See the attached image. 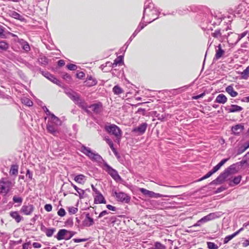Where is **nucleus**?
<instances>
[{
  "mask_svg": "<svg viewBox=\"0 0 249 249\" xmlns=\"http://www.w3.org/2000/svg\"><path fill=\"white\" fill-rule=\"evenodd\" d=\"M229 159H225L222 160L219 163H218L216 166L213 167V169L209 171L207 174H206L204 176L202 177L201 178L198 180V181H200L203 180H204L209 177H210L213 174L216 172L222 166H223L226 161L228 160Z\"/></svg>",
  "mask_w": 249,
  "mask_h": 249,
  "instance_id": "39448f33",
  "label": "nucleus"
},
{
  "mask_svg": "<svg viewBox=\"0 0 249 249\" xmlns=\"http://www.w3.org/2000/svg\"><path fill=\"white\" fill-rule=\"evenodd\" d=\"M157 15V10L154 7L153 3H150L148 5L145 6L143 18H144L145 16H147L148 17H150V19H152L151 20L148 21V23H150L152 21L155 20L157 18L155 16Z\"/></svg>",
  "mask_w": 249,
  "mask_h": 249,
  "instance_id": "7ed1b4c3",
  "label": "nucleus"
},
{
  "mask_svg": "<svg viewBox=\"0 0 249 249\" xmlns=\"http://www.w3.org/2000/svg\"><path fill=\"white\" fill-rule=\"evenodd\" d=\"M71 185L74 188V189L76 191L77 193L78 194L79 197L80 198L82 197L83 195L84 194V191L81 189L78 188L75 185L71 182Z\"/></svg>",
  "mask_w": 249,
  "mask_h": 249,
  "instance_id": "72a5a7b5",
  "label": "nucleus"
},
{
  "mask_svg": "<svg viewBox=\"0 0 249 249\" xmlns=\"http://www.w3.org/2000/svg\"><path fill=\"white\" fill-rule=\"evenodd\" d=\"M91 188L94 192V203L96 204H106V201L101 193L93 185Z\"/></svg>",
  "mask_w": 249,
  "mask_h": 249,
  "instance_id": "0eeeda50",
  "label": "nucleus"
},
{
  "mask_svg": "<svg viewBox=\"0 0 249 249\" xmlns=\"http://www.w3.org/2000/svg\"><path fill=\"white\" fill-rule=\"evenodd\" d=\"M22 45L23 49L26 52L30 50V46L28 43L22 40Z\"/></svg>",
  "mask_w": 249,
  "mask_h": 249,
  "instance_id": "a18cd8bd",
  "label": "nucleus"
},
{
  "mask_svg": "<svg viewBox=\"0 0 249 249\" xmlns=\"http://www.w3.org/2000/svg\"><path fill=\"white\" fill-rule=\"evenodd\" d=\"M68 234H69V237H67L66 238V240L70 239L74 235V233L73 232H72V231H68Z\"/></svg>",
  "mask_w": 249,
  "mask_h": 249,
  "instance_id": "69168bd1",
  "label": "nucleus"
},
{
  "mask_svg": "<svg viewBox=\"0 0 249 249\" xmlns=\"http://www.w3.org/2000/svg\"><path fill=\"white\" fill-rule=\"evenodd\" d=\"M236 235V233H233L231 235L227 236L224 240V243L226 244Z\"/></svg>",
  "mask_w": 249,
  "mask_h": 249,
  "instance_id": "a19ab883",
  "label": "nucleus"
},
{
  "mask_svg": "<svg viewBox=\"0 0 249 249\" xmlns=\"http://www.w3.org/2000/svg\"><path fill=\"white\" fill-rule=\"evenodd\" d=\"M113 92L115 94L119 95L123 92V90L119 86L116 85L113 88Z\"/></svg>",
  "mask_w": 249,
  "mask_h": 249,
  "instance_id": "f704fd0d",
  "label": "nucleus"
},
{
  "mask_svg": "<svg viewBox=\"0 0 249 249\" xmlns=\"http://www.w3.org/2000/svg\"><path fill=\"white\" fill-rule=\"evenodd\" d=\"M69 97L76 104L80 98V96L76 93L71 92L68 93Z\"/></svg>",
  "mask_w": 249,
  "mask_h": 249,
  "instance_id": "5701e85b",
  "label": "nucleus"
},
{
  "mask_svg": "<svg viewBox=\"0 0 249 249\" xmlns=\"http://www.w3.org/2000/svg\"><path fill=\"white\" fill-rule=\"evenodd\" d=\"M246 35H247V32H245L244 33H242L240 35L233 34L232 35V37H233L234 38H236V40L234 42H231V43H232V44H236L237 42H238V41L241 38H242L244 37H245L246 36Z\"/></svg>",
  "mask_w": 249,
  "mask_h": 249,
  "instance_id": "bb28decb",
  "label": "nucleus"
},
{
  "mask_svg": "<svg viewBox=\"0 0 249 249\" xmlns=\"http://www.w3.org/2000/svg\"><path fill=\"white\" fill-rule=\"evenodd\" d=\"M34 210V207L32 205H23L20 209V212L25 215H30Z\"/></svg>",
  "mask_w": 249,
  "mask_h": 249,
  "instance_id": "9b49d317",
  "label": "nucleus"
},
{
  "mask_svg": "<svg viewBox=\"0 0 249 249\" xmlns=\"http://www.w3.org/2000/svg\"><path fill=\"white\" fill-rule=\"evenodd\" d=\"M43 75L45 77H46L48 79H49L53 83L56 84L57 85L59 84V81L51 74L48 72H45L44 74H43Z\"/></svg>",
  "mask_w": 249,
  "mask_h": 249,
  "instance_id": "a211bd4d",
  "label": "nucleus"
},
{
  "mask_svg": "<svg viewBox=\"0 0 249 249\" xmlns=\"http://www.w3.org/2000/svg\"><path fill=\"white\" fill-rule=\"evenodd\" d=\"M14 186L12 182L7 178H2L0 179V194L3 195H7Z\"/></svg>",
  "mask_w": 249,
  "mask_h": 249,
  "instance_id": "f257e3e1",
  "label": "nucleus"
},
{
  "mask_svg": "<svg viewBox=\"0 0 249 249\" xmlns=\"http://www.w3.org/2000/svg\"><path fill=\"white\" fill-rule=\"evenodd\" d=\"M108 213V212L107 211H102L99 215L98 217L101 218Z\"/></svg>",
  "mask_w": 249,
  "mask_h": 249,
  "instance_id": "bf43d9fd",
  "label": "nucleus"
},
{
  "mask_svg": "<svg viewBox=\"0 0 249 249\" xmlns=\"http://www.w3.org/2000/svg\"><path fill=\"white\" fill-rule=\"evenodd\" d=\"M226 91L233 97H236L238 95V93L234 90L232 86H229L226 89Z\"/></svg>",
  "mask_w": 249,
  "mask_h": 249,
  "instance_id": "b1692460",
  "label": "nucleus"
},
{
  "mask_svg": "<svg viewBox=\"0 0 249 249\" xmlns=\"http://www.w3.org/2000/svg\"><path fill=\"white\" fill-rule=\"evenodd\" d=\"M226 170L229 173V174L231 175L237 173L238 171L236 168V166L235 164H232L229 166Z\"/></svg>",
  "mask_w": 249,
  "mask_h": 249,
  "instance_id": "cd10ccee",
  "label": "nucleus"
},
{
  "mask_svg": "<svg viewBox=\"0 0 249 249\" xmlns=\"http://www.w3.org/2000/svg\"><path fill=\"white\" fill-rule=\"evenodd\" d=\"M105 128L108 133L113 135L116 138V139L118 140V142H119L122 136V131L118 126L115 124H110L106 126Z\"/></svg>",
  "mask_w": 249,
  "mask_h": 249,
  "instance_id": "20e7f679",
  "label": "nucleus"
},
{
  "mask_svg": "<svg viewBox=\"0 0 249 249\" xmlns=\"http://www.w3.org/2000/svg\"><path fill=\"white\" fill-rule=\"evenodd\" d=\"M11 16L16 19L21 20L22 17L16 12H13L11 14Z\"/></svg>",
  "mask_w": 249,
  "mask_h": 249,
  "instance_id": "de8ad7c7",
  "label": "nucleus"
},
{
  "mask_svg": "<svg viewBox=\"0 0 249 249\" xmlns=\"http://www.w3.org/2000/svg\"><path fill=\"white\" fill-rule=\"evenodd\" d=\"M140 32V30H138V29H136L135 32L132 34V36L130 37V39L131 40L132 39V37H134L136 35Z\"/></svg>",
  "mask_w": 249,
  "mask_h": 249,
  "instance_id": "e2e57ef3",
  "label": "nucleus"
},
{
  "mask_svg": "<svg viewBox=\"0 0 249 249\" xmlns=\"http://www.w3.org/2000/svg\"><path fill=\"white\" fill-rule=\"evenodd\" d=\"M89 107L91 108L92 110L96 113L101 112L103 109L102 104L100 103L93 104L90 106Z\"/></svg>",
  "mask_w": 249,
  "mask_h": 249,
  "instance_id": "4468645a",
  "label": "nucleus"
},
{
  "mask_svg": "<svg viewBox=\"0 0 249 249\" xmlns=\"http://www.w3.org/2000/svg\"><path fill=\"white\" fill-rule=\"evenodd\" d=\"M244 129V126L241 124H236L231 128L232 132L235 134L240 133Z\"/></svg>",
  "mask_w": 249,
  "mask_h": 249,
  "instance_id": "dca6fc26",
  "label": "nucleus"
},
{
  "mask_svg": "<svg viewBox=\"0 0 249 249\" xmlns=\"http://www.w3.org/2000/svg\"><path fill=\"white\" fill-rule=\"evenodd\" d=\"M57 214L60 216H64L66 214V212L65 210L63 208H60Z\"/></svg>",
  "mask_w": 249,
  "mask_h": 249,
  "instance_id": "603ef678",
  "label": "nucleus"
},
{
  "mask_svg": "<svg viewBox=\"0 0 249 249\" xmlns=\"http://www.w3.org/2000/svg\"><path fill=\"white\" fill-rule=\"evenodd\" d=\"M22 198L21 197H18L16 196H14L13 200L15 203H21L22 202Z\"/></svg>",
  "mask_w": 249,
  "mask_h": 249,
  "instance_id": "8fccbe9b",
  "label": "nucleus"
},
{
  "mask_svg": "<svg viewBox=\"0 0 249 249\" xmlns=\"http://www.w3.org/2000/svg\"><path fill=\"white\" fill-rule=\"evenodd\" d=\"M76 104L84 109L87 110L88 108V106L86 103L82 99L80 98L79 101H78Z\"/></svg>",
  "mask_w": 249,
  "mask_h": 249,
  "instance_id": "c756f323",
  "label": "nucleus"
},
{
  "mask_svg": "<svg viewBox=\"0 0 249 249\" xmlns=\"http://www.w3.org/2000/svg\"><path fill=\"white\" fill-rule=\"evenodd\" d=\"M208 248L210 249H218V246L214 243L209 242H207Z\"/></svg>",
  "mask_w": 249,
  "mask_h": 249,
  "instance_id": "c03bdc74",
  "label": "nucleus"
},
{
  "mask_svg": "<svg viewBox=\"0 0 249 249\" xmlns=\"http://www.w3.org/2000/svg\"><path fill=\"white\" fill-rule=\"evenodd\" d=\"M38 61L42 65H46L48 63V59L46 57L42 56L39 58Z\"/></svg>",
  "mask_w": 249,
  "mask_h": 249,
  "instance_id": "58836bf2",
  "label": "nucleus"
},
{
  "mask_svg": "<svg viewBox=\"0 0 249 249\" xmlns=\"http://www.w3.org/2000/svg\"><path fill=\"white\" fill-rule=\"evenodd\" d=\"M115 195L118 201L128 203L130 199V197L125 193L123 192L117 193L115 192Z\"/></svg>",
  "mask_w": 249,
  "mask_h": 249,
  "instance_id": "9d476101",
  "label": "nucleus"
},
{
  "mask_svg": "<svg viewBox=\"0 0 249 249\" xmlns=\"http://www.w3.org/2000/svg\"><path fill=\"white\" fill-rule=\"evenodd\" d=\"M208 221H209V220H208V217L207 215H206L201 218L200 220H199L193 226H200L202 224L207 222Z\"/></svg>",
  "mask_w": 249,
  "mask_h": 249,
  "instance_id": "c85d7f7f",
  "label": "nucleus"
},
{
  "mask_svg": "<svg viewBox=\"0 0 249 249\" xmlns=\"http://www.w3.org/2000/svg\"><path fill=\"white\" fill-rule=\"evenodd\" d=\"M123 61L122 57L120 56L118 57L114 61L113 65L117 66L118 64H121Z\"/></svg>",
  "mask_w": 249,
  "mask_h": 249,
  "instance_id": "09e8293b",
  "label": "nucleus"
},
{
  "mask_svg": "<svg viewBox=\"0 0 249 249\" xmlns=\"http://www.w3.org/2000/svg\"><path fill=\"white\" fill-rule=\"evenodd\" d=\"M220 213L219 212H215L209 213L207 215V216L208 217V220L211 221L220 217Z\"/></svg>",
  "mask_w": 249,
  "mask_h": 249,
  "instance_id": "2f4dec72",
  "label": "nucleus"
},
{
  "mask_svg": "<svg viewBox=\"0 0 249 249\" xmlns=\"http://www.w3.org/2000/svg\"><path fill=\"white\" fill-rule=\"evenodd\" d=\"M18 166L17 165H12L11 167L9 173L11 175H17L18 174Z\"/></svg>",
  "mask_w": 249,
  "mask_h": 249,
  "instance_id": "7c9ffc66",
  "label": "nucleus"
},
{
  "mask_svg": "<svg viewBox=\"0 0 249 249\" xmlns=\"http://www.w3.org/2000/svg\"><path fill=\"white\" fill-rule=\"evenodd\" d=\"M51 121L54 124L58 125L60 124V121L59 119L55 116L53 114H51Z\"/></svg>",
  "mask_w": 249,
  "mask_h": 249,
  "instance_id": "4c0bfd02",
  "label": "nucleus"
},
{
  "mask_svg": "<svg viewBox=\"0 0 249 249\" xmlns=\"http://www.w3.org/2000/svg\"><path fill=\"white\" fill-rule=\"evenodd\" d=\"M30 244V243L29 242L24 244L23 245V249H28V247H29V246Z\"/></svg>",
  "mask_w": 249,
  "mask_h": 249,
  "instance_id": "338daca9",
  "label": "nucleus"
},
{
  "mask_svg": "<svg viewBox=\"0 0 249 249\" xmlns=\"http://www.w3.org/2000/svg\"><path fill=\"white\" fill-rule=\"evenodd\" d=\"M9 47L8 44L4 41H0V49L2 50H6Z\"/></svg>",
  "mask_w": 249,
  "mask_h": 249,
  "instance_id": "ea45409f",
  "label": "nucleus"
},
{
  "mask_svg": "<svg viewBox=\"0 0 249 249\" xmlns=\"http://www.w3.org/2000/svg\"><path fill=\"white\" fill-rule=\"evenodd\" d=\"M67 67L68 68V69L71 71H74V70H76L77 68V67L76 65H74V64H69L67 66Z\"/></svg>",
  "mask_w": 249,
  "mask_h": 249,
  "instance_id": "3c124183",
  "label": "nucleus"
},
{
  "mask_svg": "<svg viewBox=\"0 0 249 249\" xmlns=\"http://www.w3.org/2000/svg\"><path fill=\"white\" fill-rule=\"evenodd\" d=\"M81 151L92 160L100 162L103 160L102 158L98 153L92 152L88 147L82 145L81 147Z\"/></svg>",
  "mask_w": 249,
  "mask_h": 249,
  "instance_id": "f03ea898",
  "label": "nucleus"
},
{
  "mask_svg": "<svg viewBox=\"0 0 249 249\" xmlns=\"http://www.w3.org/2000/svg\"><path fill=\"white\" fill-rule=\"evenodd\" d=\"M147 127V124L145 123H143L138 127H135L133 129V132L138 133L139 134H142L145 132Z\"/></svg>",
  "mask_w": 249,
  "mask_h": 249,
  "instance_id": "f8f14e48",
  "label": "nucleus"
},
{
  "mask_svg": "<svg viewBox=\"0 0 249 249\" xmlns=\"http://www.w3.org/2000/svg\"><path fill=\"white\" fill-rule=\"evenodd\" d=\"M44 209L47 212H51L52 210V206L51 204H46Z\"/></svg>",
  "mask_w": 249,
  "mask_h": 249,
  "instance_id": "864d4df0",
  "label": "nucleus"
},
{
  "mask_svg": "<svg viewBox=\"0 0 249 249\" xmlns=\"http://www.w3.org/2000/svg\"><path fill=\"white\" fill-rule=\"evenodd\" d=\"M68 211L71 214H73L77 212L78 209L74 207H70L68 208Z\"/></svg>",
  "mask_w": 249,
  "mask_h": 249,
  "instance_id": "49530a36",
  "label": "nucleus"
},
{
  "mask_svg": "<svg viewBox=\"0 0 249 249\" xmlns=\"http://www.w3.org/2000/svg\"><path fill=\"white\" fill-rule=\"evenodd\" d=\"M224 51L222 49L220 44L217 46V49L216 50V54L215 55V58L216 59H219L224 54Z\"/></svg>",
  "mask_w": 249,
  "mask_h": 249,
  "instance_id": "4be33fe9",
  "label": "nucleus"
},
{
  "mask_svg": "<svg viewBox=\"0 0 249 249\" xmlns=\"http://www.w3.org/2000/svg\"><path fill=\"white\" fill-rule=\"evenodd\" d=\"M21 102L23 104L28 107H31L33 105L32 101L28 98L24 97L22 98Z\"/></svg>",
  "mask_w": 249,
  "mask_h": 249,
  "instance_id": "e433bc0d",
  "label": "nucleus"
},
{
  "mask_svg": "<svg viewBox=\"0 0 249 249\" xmlns=\"http://www.w3.org/2000/svg\"><path fill=\"white\" fill-rule=\"evenodd\" d=\"M104 169L111 176V177L116 181L121 180V177L118 174L116 170L113 169L107 163H105L104 165Z\"/></svg>",
  "mask_w": 249,
  "mask_h": 249,
  "instance_id": "6e6552de",
  "label": "nucleus"
},
{
  "mask_svg": "<svg viewBox=\"0 0 249 249\" xmlns=\"http://www.w3.org/2000/svg\"><path fill=\"white\" fill-rule=\"evenodd\" d=\"M68 231L66 230H60L55 237L58 240H60L62 239L66 240V238L67 237H65V235H66L68 234Z\"/></svg>",
  "mask_w": 249,
  "mask_h": 249,
  "instance_id": "2eb2a0df",
  "label": "nucleus"
},
{
  "mask_svg": "<svg viewBox=\"0 0 249 249\" xmlns=\"http://www.w3.org/2000/svg\"><path fill=\"white\" fill-rule=\"evenodd\" d=\"M241 77L247 79L249 76V66L247 67L241 73Z\"/></svg>",
  "mask_w": 249,
  "mask_h": 249,
  "instance_id": "473e14b6",
  "label": "nucleus"
},
{
  "mask_svg": "<svg viewBox=\"0 0 249 249\" xmlns=\"http://www.w3.org/2000/svg\"><path fill=\"white\" fill-rule=\"evenodd\" d=\"M26 176L27 177H28L30 179H32L33 174H32V172H31L29 170H27Z\"/></svg>",
  "mask_w": 249,
  "mask_h": 249,
  "instance_id": "5fc2aeb1",
  "label": "nucleus"
},
{
  "mask_svg": "<svg viewBox=\"0 0 249 249\" xmlns=\"http://www.w3.org/2000/svg\"><path fill=\"white\" fill-rule=\"evenodd\" d=\"M85 226L89 227L94 224L93 218L89 216V214L87 213L86 214V218L84 221Z\"/></svg>",
  "mask_w": 249,
  "mask_h": 249,
  "instance_id": "412c9836",
  "label": "nucleus"
},
{
  "mask_svg": "<svg viewBox=\"0 0 249 249\" xmlns=\"http://www.w3.org/2000/svg\"><path fill=\"white\" fill-rule=\"evenodd\" d=\"M73 240L75 243H79L81 242H85L87 240V239H73Z\"/></svg>",
  "mask_w": 249,
  "mask_h": 249,
  "instance_id": "4d7b16f0",
  "label": "nucleus"
},
{
  "mask_svg": "<svg viewBox=\"0 0 249 249\" xmlns=\"http://www.w3.org/2000/svg\"><path fill=\"white\" fill-rule=\"evenodd\" d=\"M85 74L83 72H80L79 73L77 74V76L78 78H82L84 76Z\"/></svg>",
  "mask_w": 249,
  "mask_h": 249,
  "instance_id": "774afa93",
  "label": "nucleus"
},
{
  "mask_svg": "<svg viewBox=\"0 0 249 249\" xmlns=\"http://www.w3.org/2000/svg\"><path fill=\"white\" fill-rule=\"evenodd\" d=\"M139 191L144 196L151 198H158L162 196L160 194L155 193L152 191L147 190L144 188H140Z\"/></svg>",
  "mask_w": 249,
  "mask_h": 249,
  "instance_id": "1a4fd4ad",
  "label": "nucleus"
},
{
  "mask_svg": "<svg viewBox=\"0 0 249 249\" xmlns=\"http://www.w3.org/2000/svg\"><path fill=\"white\" fill-rule=\"evenodd\" d=\"M227 101V98L223 94H219L216 98L215 102L219 104H225Z\"/></svg>",
  "mask_w": 249,
  "mask_h": 249,
  "instance_id": "f3484780",
  "label": "nucleus"
},
{
  "mask_svg": "<svg viewBox=\"0 0 249 249\" xmlns=\"http://www.w3.org/2000/svg\"><path fill=\"white\" fill-rule=\"evenodd\" d=\"M225 109L230 113L235 112H240L242 109L243 108L236 105H231V106H228L226 107Z\"/></svg>",
  "mask_w": 249,
  "mask_h": 249,
  "instance_id": "ddd939ff",
  "label": "nucleus"
},
{
  "mask_svg": "<svg viewBox=\"0 0 249 249\" xmlns=\"http://www.w3.org/2000/svg\"><path fill=\"white\" fill-rule=\"evenodd\" d=\"M241 178L242 177L240 175L234 177L232 180L230 181L229 183L230 186H233L234 185L238 184L240 182Z\"/></svg>",
  "mask_w": 249,
  "mask_h": 249,
  "instance_id": "393cba45",
  "label": "nucleus"
},
{
  "mask_svg": "<svg viewBox=\"0 0 249 249\" xmlns=\"http://www.w3.org/2000/svg\"><path fill=\"white\" fill-rule=\"evenodd\" d=\"M239 163L241 165L249 166V152L244 156L243 160Z\"/></svg>",
  "mask_w": 249,
  "mask_h": 249,
  "instance_id": "a878e982",
  "label": "nucleus"
},
{
  "mask_svg": "<svg viewBox=\"0 0 249 249\" xmlns=\"http://www.w3.org/2000/svg\"><path fill=\"white\" fill-rule=\"evenodd\" d=\"M212 36L215 38H218L220 41H222L221 33L219 30H215L213 33H212Z\"/></svg>",
  "mask_w": 249,
  "mask_h": 249,
  "instance_id": "c9c22d12",
  "label": "nucleus"
},
{
  "mask_svg": "<svg viewBox=\"0 0 249 249\" xmlns=\"http://www.w3.org/2000/svg\"><path fill=\"white\" fill-rule=\"evenodd\" d=\"M146 26V24H144L142 22H141L139 26L137 29H138V30H140V31L142 30L144 27Z\"/></svg>",
  "mask_w": 249,
  "mask_h": 249,
  "instance_id": "0e129e2a",
  "label": "nucleus"
},
{
  "mask_svg": "<svg viewBox=\"0 0 249 249\" xmlns=\"http://www.w3.org/2000/svg\"><path fill=\"white\" fill-rule=\"evenodd\" d=\"M107 207L109 210H111V211H115L116 209L115 207L113 206H112L111 205H107Z\"/></svg>",
  "mask_w": 249,
  "mask_h": 249,
  "instance_id": "680f3d73",
  "label": "nucleus"
},
{
  "mask_svg": "<svg viewBox=\"0 0 249 249\" xmlns=\"http://www.w3.org/2000/svg\"><path fill=\"white\" fill-rule=\"evenodd\" d=\"M230 175L225 170L223 173H221L220 175L214 180L212 181L210 184H220L224 182L226 180L228 179Z\"/></svg>",
  "mask_w": 249,
  "mask_h": 249,
  "instance_id": "423d86ee",
  "label": "nucleus"
},
{
  "mask_svg": "<svg viewBox=\"0 0 249 249\" xmlns=\"http://www.w3.org/2000/svg\"><path fill=\"white\" fill-rule=\"evenodd\" d=\"M10 215L17 222L19 223L22 219V217L18 214V213L17 211L11 212Z\"/></svg>",
  "mask_w": 249,
  "mask_h": 249,
  "instance_id": "6ab92c4d",
  "label": "nucleus"
},
{
  "mask_svg": "<svg viewBox=\"0 0 249 249\" xmlns=\"http://www.w3.org/2000/svg\"><path fill=\"white\" fill-rule=\"evenodd\" d=\"M88 81H91V83L89 84V86L95 85L96 84V82L91 77H90L88 79Z\"/></svg>",
  "mask_w": 249,
  "mask_h": 249,
  "instance_id": "6e6d98bb",
  "label": "nucleus"
},
{
  "mask_svg": "<svg viewBox=\"0 0 249 249\" xmlns=\"http://www.w3.org/2000/svg\"><path fill=\"white\" fill-rule=\"evenodd\" d=\"M33 246L35 248H40L41 247V245L40 243H39L34 242L33 244Z\"/></svg>",
  "mask_w": 249,
  "mask_h": 249,
  "instance_id": "13d9d810",
  "label": "nucleus"
},
{
  "mask_svg": "<svg viewBox=\"0 0 249 249\" xmlns=\"http://www.w3.org/2000/svg\"><path fill=\"white\" fill-rule=\"evenodd\" d=\"M55 230L54 228L47 229L45 231L46 234L48 237H51L53 235Z\"/></svg>",
  "mask_w": 249,
  "mask_h": 249,
  "instance_id": "79ce46f5",
  "label": "nucleus"
},
{
  "mask_svg": "<svg viewBox=\"0 0 249 249\" xmlns=\"http://www.w3.org/2000/svg\"><path fill=\"white\" fill-rule=\"evenodd\" d=\"M225 190V188L224 187H220L217 189V190L215 191V193H220Z\"/></svg>",
  "mask_w": 249,
  "mask_h": 249,
  "instance_id": "052dcab7",
  "label": "nucleus"
},
{
  "mask_svg": "<svg viewBox=\"0 0 249 249\" xmlns=\"http://www.w3.org/2000/svg\"><path fill=\"white\" fill-rule=\"evenodd\" d=\"M47 129L50 133L53 134L56 131L55 128L54 127V126L51 125L49 123H48L47 125Z\"/></svg>",
  "mask_w": 249,
  "mask_h": 249,
  "instance_id": "37998d69",
  "label": "nucleus"
},
{
  "mask_svg": "<svg viewBox=\"0 0 249 249\" xmlns=\"http://www.w3.org/2000/svg\"><path fill=\"white\" fill-rule=\"evenodd\" d=\"M74 180L77 183L80 184H84L86 180V177L80 174L74 177Z\"/></svg>",
  "mask_w": 249,
  "mask_h": 249,
  "instance_id": "aec40b11",
  "label": "nucleus"
}]
</instances>
